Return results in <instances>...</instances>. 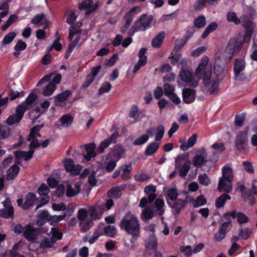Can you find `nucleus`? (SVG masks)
<instances>
[{"mask_svg": "<svg viewBox=\"0 0 257 257\" xmlns=\"http://www.w3.org/2000/svg\"><path fill=\"white\" fill-rule=\"evenodd\" d=\"M120 228L135 237H138L140 233V223L137 216L131 212H127L122 218Z\"/></svg>", "mask_w": 257, "mask_h": 257, "instance_id": "1", "label": "nucleus"}, {"mask_svg": "<svg viewBox=\"0 0 257 257\" xmlns=\"http://www.w3.org/2000/svg\"><path fill=\"white\" fill-rule=\"evenodd\" d=\"M212 65L207 56L203 57L195 72V77L198 80L202 79L203 83L207 84L212 75Z\"/></svg>", "mask_w": 257, "mask_h": 257, "instance_id": "2", "label": "nucleus"}, {"mask_svg": "<svg viewBox=\"0 0 257 257\" xmlns=\"http://www.w3.org/2000/svg\"><path fill=\"white\" fill-rule=\"evenodd\" d=\"M114 205L113 201L109 199L106 201H99L94 205L89 207L88 213L91 220L99 219L104 211L109 210Z\"/></svg>", "mask_w": 257, "mask_h": 257, "instance_id": "3", "label": "nucleus"}, {"mask_svg": "<svg viewBox=\"0 0 257 257\" xmlns=\"http://www.w3.org/2000/svg\"><path fill=\"white\" fill-rule=\"evenodd\" d=\"M77 27L75 26H71L69 29V35L68 38L69 40H72L74 35H76L74 41L70 45L71 46L79 47L81 45L87 38V32L85 30H80L79 27L80 25L77 24Z\"/></svg>", "mask_w": 257, "mask_h": 257, "instance_id": "4", "label": "nucleus"}, {"mask_svg": "<svg viewBox=\"0 0 257 257\" xmlns=\"http://www.w3.org/2000/svg\"><path fill=\"white\" fill-rule=\"evenodd\" d=\"M246 63L243 58H238L234 60V79L237 81L244 80L247 78L245 72Z\"/></svg>", "mask_w": 257, "mask_h": 257, "instance_id": "5", "label": "nucleus"}, {"mask_svg": "<svg viewBox=\"0 0 257 257\" xmlns=\"http://www.w3.org/2000/svg\"><path fill=\"white\" fill-rule=\"evenodd\" d=\"M50 238H45L40 244V246L43 248L52 247L54 243L62 237V233L58 231L56 228L52 227L51 231L49 234Z\"/></svg>", "mask_w": 257, "mask_h": 257, "instance_id": "6", "label": "nucleus"}, {"mask_svg": "<svg viewBox=\"0 0 257 257\" xmlns=\"http://www.w3.org/2000/svg\"><path fill=\"white\" fill-rule=\"evenodd\" d=\"M207 162V153L204 148H201L198 150L192 159L193 165L197 168L202 167Z\"/></svg>", "mask_w": 257, "mask_h": 257, "instance_id": "7", "label": "nucleus"}, {"mask_svg": "<svg viewBox=\"0 0 257 257\" xmlns=\"http://www.w3.org/2000/svg\"><path fill=\"white\" fill-rule=\"evenodd\" d=\"M248 130L238 132L236 136L235 146L236 148L241 151L246 149L248 142Z\"/></svg>", "mask_w": 257, "mask_h": 257, "instance_id": "8", "label": "nucleus"}, {"mask_svg": "<svg viewBox=\"0 0 257 257\" xmlns=\"http://www.w3.org/2000/svg\"><path fill=\"white\" fill-rule=\"evenodd\" d=\"M181 80L188 84L189 86L195 87L198 85V80L193 77L192 73L187 69H182L180 72Z\"/></svg>", "mask_w": 257, "mask_h": 257, "instance_id": "9", "label": "nucleus"}, {"mask_svg": "<svg viewBox=\"0 0 257 257\" xmlns=\"http://www.w3.org/2000/svg\"><path fill=\"white\" fill-rule=\"evenodd\" d=\"M50 192L49 187L45 184H42L38 189V192L41 196L39 203L37 205L36 209L43 206L49 201V197L48 195Z\"/></svg>", "mask_w": 257, "mask_h": 257, "instance_id": "10", "label": "nucleus"}, {"mask_svg": "<svg viewBox=\"0 0 257 257\" xmlns=\"http://www.w3.org/2000/svg\"><path fill=\"white\" fill-rule=\"evenodd\" d=\"M153 17L151 15H143L141 17L139 21L136 22V31H143L149 28L153 21Z\"/></svg>", "mask_w": 257, "mask_h": 257, "instance_id": "11", "label": "nucleus"}, {"mask_svg": "<svg viewBox=\"0 0 257 257\" xmlns=\"http://www.w3.org/2000/svg\"><path fill=\"white\" fill-rule=\"evenodd\" d=\"M64 166L67 172L71 174L78 175L81 170V167L79 165H75L72 159H67L64 162Z\"/></svg>", "mask_w": 257, "mask_h": 257, "instance_id": "12", "label": "nucleus"}, {"mask_svg": "<svg viewBox=\"0 0 257 257\" xmlns=\"http://www.w3.org/2000/svg\"><path fill=\"white\" fill-rule=\"evenodd\" d=\"M118 136V133L117 132L113 133L109 138L102 142L97 148V151L99 153H102L104 149L107 148L111 144L116 143V139Z\"/></svg>", "mask_w": 257, "mask_h": 257, "instance_id": "13", "label": "nucleus"}, {"mask_svg": "<svg viewBox=\"0 0 257 257\" xmlns=\"http://www.w3.org/2000/svg\"><path fill=\"white\" fill-rule=\"evenodd\" d=\"M125 149L121 145L117 144L113 147L111 152L112 158L118 162L125 157Z\"/></svg>", "mask_w": 257, "mask_h": 257, "instance_id": "14", "label": "nucleus"}, {"mask_svg": "<svg viewBox=\"0 0 257 257\" xmlns=\"http://www.w3.org/2000/svg\"><path fill=\"white\" fill-rule=\"evenodd\" d=\"M24 112L17 106L16 113L10 116L6 120V122L9 125L14 124L15 123H18L20 121L23 117Z\"/></svg>", "mask_w": 257, "mask_h": 257, "instance_id": "15", "label": "nucleus"}, {"mask_svg": "<svg viewBox=\"0 0 257 257\" xmlns=\"http://www.w3.org/2000/svg\"><path fill=\"white\" fill-rule=\"evenodd\" d=\"M73 122V117L69 114L63 115L58 121L56 123L57 127L59 129L69 127Z\"/></svg>", "mask_w": 257, "mask_h": 257, "instance_id": "16", "label": "nucleus"}, {"mask_svg": "<svg viewBox=\"0 0 257 257\" xmlns=\"http://www.w3.org/2000/svg\"><path fill=\"white\" fill-rule=\"evenodd\" d=\"M36 94L33 93H31L29 95L26 100L18 106L20 107V108L25 112V111L30 109L32 105L36 101Z\"/></svg>", "mask_w": 257, "mask_h": 257, "instance_id": "17", "label": "nucleus"}, {"mask_svg": "<svg viewBox=\"0 0 257 257\" xmlns=\"http://www.w3.org/2000/svg\"><path fill=\"white\" fill-rule=\"evenodd\" d=\"M232 181L224 178H219L218 189L220 191L229 193L232 190Z\"/></svg>", "mask_w": 257, "mask_h": 257, "instance_id": "18", "label": "nucleus"}, {"mask_svg": "<svg viewBox=\"0 0 257 257\" xmlns=\"http://www.w3.org/2000/svg\"><path fill=\"white\" fill-rule=\"evenodd\" d=\"M34 150H29L28 152L17 151L15 152V155L17 159L16 162L20 164L22 160L28 161L31 159L33 155Z\"/></svg>", "mask_w": 257, "mask_h": 257, "instance_id": "19", "label": "nucleus"}, {"mask_svg": "<svg viewBox=\"0 0 257 257\" xmlns=\"http://www.w3.org/2000/svg\"><path fill=\"white\" fill-rule=\"evenodd\" d=\"M78 7L80 10H86V15H88L96 9L97 7V4L96 3L94 4L90 1L84 0L79 4Z\"/></svg>", "mask_w": 257, "mask_h": 257, "instance_id": "20", "label": "nucleus"}, {"mask_svg": "<svg viewBox=\"0 0 257 257\" xmlns=\"http://www.w3.org/2000/svg\"><path fill=\"white\" fill-rule=\"evenodd\" d=\"M168 204L172 208L174 214H179L185 207V201L179 199L174 202H170L168 200Z\"/></svg>", "mask_w": 257, "mask_h": 257, "instance_id": "21", "label": "nucleus"}, {"mask_svg": "<svg viewBox=\"0 0 257 257\" xmlns=\"http://www.w3.org/2000/svg\"><path fill=\"white\" fill-rule=\"evenodd\" d=\"M196 92L194 90L190 88H184L182 90L183 101L186 103L193 102L195 98Z\"/></svg>", "mask_w": 257, "mask_h": 257, "instance_id": "22", "label": "nucleus"}, {"mask_svg": "<svg viewBox=\"0 0 257 257\" xmlns=\"http://www.w3.org/2000/svg\"><path fill=\"white\" fill-rule=\"evenodd\" d=\"M24 236L29 241H34L37 239V231L31 225H26L24 230Z\"/></svg>", "mask_w": 257, "mask_h": 257, "instance_id": "23", "label": "nucleus"}, {"mask_svg": "<svg viewBox=\"0 0 257 257\" xmlns=\"http://www.w3.org/2000/svg\"><path fill=\"white\" fill-rule=\"evenodd\" d=\"M197 139V135L196 134H194L189 138L187 142L180 141V142L181 143L180 149L183 151L188 150L190 148L192 147L196 144Z\"/></svg>", "mask_w": 257, "mask_h": 257, "instance_id": "24", "label": "nucleus"}, {"mask_svg": "<svg viewBox=\"0 0 257 257\" xmlns=\"http://www.w3.org/2000/svg\"><path fill=\"white\" fill-rule=\"evenodd\" d=\"M147 250L150 254L153 253V251H156L157 248V240L156 237L152 234L148 239L146 243Z\"/></svg>", "mask_w": 257, "mask_h": 257, "instance_id": "25", "label": "nucleus"}, {"mask_svg": "<svg viewBox=\"0 0 257 257\" xmlns=\"http://www.w3.org/2000/svg\"><path fill=\"white\" fill-rule=\"evenodd\" d=\"M87 154L84 155V157L87 161H89L91 158H94L96 156V154L94 153V150L96 148V145L94 143H90L86 144L84 146Z\"/></svg>", "mask_w": 257, "mask_h": 257, "instance_id": "26", "label": "nucleus"}, {"mask_svg": "<svg viewBox=\"0 0 257 257\" xmlns=\"http://www.w3.org/2000/svg\"><path fill=\"white\" fill-rule=\"evenodd\" d=\"M222 176L220 178L230 181L233 180V173L232 168L228 165H225L221 169Z\"/></svg>", "mask_w": 257, "mask_h": 257, "instance_id": "27", "label": "nucleus"}, {"mask_svg": "<svg viewBox=\"0 0 257 257\" xmlns=\"http://www.w3.org/2000/svg\"><path fill=\"white\" fill-rule=\"evenodd\" d=\"M144 192L148 195V199L150 202H153L156 198V195L155 194L156 188L155 186H147L145 188Z\"/></svg>", "mask_w": 257, "mask_h": 257, "instance_id": "28", "label": "nucleus"}, {"mask_svg": "<svg viewBox=\"0 0 257 257\" xmlns=\"http://www.w3.org/2000/svg\"><path fill=\"white\" fill-rule=\"evenodd\" d=\"M166 200L170 202H174L177 199L178 196V191L175 188H168L166 191Z\"/></svg>", "mask_w": 257, "mask_h": 257, "instance_id": "29", "label": "nucleus"}, {"mask_svg": "<svg viewBox=\"0 0 257 257\" xmlns=\"http://www.w3.org/2000/svg\"><path fill=\"white\" fill-rule=\"evenodd\" d=\"M71 95V92L70 90H66L61 93H60L55 96V104L56 105L61 106V103L63 101L67 100V99Z\"/></svg>", "mask_w": 257, "mask_h": 257, "instance_id": "30", "label": "nucleus"}, {"mask_svg": "<svg viewBox=\"0 0 257 257\" xmlns=\"http://www.w3.org/2000/svg\"><path fill=\"white\" fill-rule=\"evenodd\" d=\"M36 200L35 195L32 193H29L26 196L25 202L23 205V208L25 210L29 209L33 205Z\"/></svg>", "mask_w": 257, "mask_h": 257, "instance_id": "31", "label": "nucleus"}, {"mask_svg": "<svg viewBox=\"0 0 257 257\" xmlns=\"http://www.w3.org/2000/svg\"><path fill=\"white\" fill-rule=\"evenodd\" d=\"M80 190V186L78 184H75L73 186L68 185L66 189V195L68 197H72L78 194Z\"/></svg>", "mask_w": 257, "mask_h": 257, "instance_id": "32", "label": "nucleus"}, {"mask_svg": "<svg viewBox=\"0 0 257 257\" xmlns=\"http://www.w3.org/2000/svg\"><path fill=\"white\" fill-rule=\"evenodd\" d=\"M165 33L164 32H161L157 34L152 41V45L153 47H160L163 42L165 38Z\"/></svg>", "mask_w": 257, "mask_h": 257, "instance_id": "33", "label": "nucleus"}, {"mask_svg": "<svg viewBox=\"0 0 257 257\" xmlns=\"http://www.w3.org/2000/svg\"><path fill=\"white\" fill-rule=\"evenodd\" d=\"M27 46V45L26 43L22 40H19L14 47L15 52L13 53V55L16 58H18L20 54V52L25 50Z\"/></svg>", "mask_w": 257, "mask_h": 257, "instance_id": "34", "label": "nucleus"}, {"mask_svg": "<svg viewBox=\"0 0 257 257\" xmlns=\"http://www.w3.org/2000/svg\"><path fill=\"white\" fill-rule=\"evenodd\" d=\"M20 168L16 165H13L7 172V178L8 180L14 179L19 172Z\"/></svg>", "mask_w": 257, "mask_h": 257, "instance_id": "35", "label": "nucleus"}, {"mask_svg": "<svg viewBox=\"0 0 257 257\" xmlns=\"http://www.w3.org/2000/svg\"><path fill=\"white\" fill-rule=\"evenodd\" d=\"M93 225L92 220L89 219L86 220L81 221L79 222L80 230L85 232L90 229Z\"/></svg>", "mask_w": 257, "mask_h": 257, "instance_id": "36", "label": "nucleus"}, {"mask_svg": "<svg viewBox=\"0 0 257 257\" xmlns=\"http://www.w3.org/2000/svg\"><path fill=\"white\" fill-rule=\"evenodd\" d=\"M208 83L206 84L203 83L205 86L206 87L207 89L210 93H214L218 89V83L214 80H211V78L209 79Z\"/></svg>", "mask_w": 257, "mask_h": 257, "instance_id": "37", "label": "nucleus"}, {"mask_svg": "<svg viewBox=\"0 0 257 257\" xmlns=\"http://www.w3.org/2000/svg\"><path fill=\"white\" fill-rule=\"evenodd\" d=\"M159 144L153 142L150 144L146 148L145 154L147 156H151L158 149Z\"/></svg>", "mask_w": 257, "mask_h": 257, "instance_id": "38", "label": "nucleus"}, {"mask_svg": "<svg viewBox=\"0 0 257 257\" xmlns=\"http://www.w3.org/2000/svg\"><path fill=\"white\" fill-rule=\"evenodd\" d=\"M230 197L226 194H223L215 201V205L217 208H220L224 206L227 200H230Z\"/></svg>", "mask_w": 257, "mask_h": 257, "instance_id": "39", "label": "nucleus"}, {"mask_svg": "<svg viewBox=\"0 0 257 257\" xmlns=\"http://www.w3.org/2000/svg\"><path fill=\"white\" fill-rule=\"evenodd\" d=\"M47 20L45 15L42 13L35 15L31 21L34 24L41 23V25L46 24Z\"/></svg>", "mask_w": 257, "mask_h": 257, "instance_id": "40", "label": "nucleus"}, {"mask_svg": "<svg viewBox=\"0 0 257 257\" xmlns=\"http://www.w3.org/2000/svg\"><path fill=\"white\" fill-rule=\"evenodd\" d=\"M121 195V190L119 187L112 188L107 192V196L109 197L117 199Z\"/></svg>", "mask_w": 257, "mask_h": 257, "instance_id": "41", "label": "nucleus"}, {"mask_svg": "<svg viewBox=\"0 0 257 257\" xmlns=\"http://www.w3.org/2000/svg\"><path fill=\"white\" fill-rule=\"evenodd\" d=\"M190 168V162L189 160L185 161L184 165L180 168L179 175L180 177H185L188 172H189Z\"/></svg>", "mask_w": 257, "mask_h": 257, "instance_id": "42", "label": "nucleus"}, {"mask_svg": "<svg viewBox=\"0 0 257 257\" xmlns=\"http://www.w3.org/2000/svg\"><path fill=\"white\" fill-rule=\"evenodd\" d=\"M154 216V212L150 207L145 208L142 211L141 218L143 220L150 219Z\"/></svg>", "mask_w": 257, "mask_h": 257, "instance_id": "43", "label": "nucleus"}, {"mask_svg": "<svg viewBox=\"0 0 257 257\" xmlns=\"http://www.w3.org/2000/svg\"><path fill=\"white\" fill-rule=\"evenodd\" d=\"M217 27V25L216 23H212L209 24L205 29L202 35V38L203 39L206 38L208 35L214 31Z\"/></svg>", "mask_w": 257, "mask_h": 257, "instance_id": "44", "label": "nucleus"}, {"mask_svg": "<svg viewBox=\"0 0 257 257\" xmlns=\"http://www.w3.org/2000/svg\"><path fill=\"white\" fill-rule=\"evenodd\" d=\"M235 43L234 42V39H231L228 44L227 45L226 49H225V53L228 54V57L229 58H232L233 54L235 53V50H234V47H235Z\"/></svg>", "mask_w": 257, "mask_h": 257, "instance_id": "45", "label": "nucleus"}, {"mask_svg": "<svg viewBox=\"0 0 257 257\" xmlns=\"http://www.w3.org/2000/svg\"><path fill=\"white\" fill-rule=\"evenodd\" d=\"M155 206L157 208V213L161 215L164 212V201L161 199H157L155 201Z\"/></svg>", "mask_w": 257, "mask_h": 257, "instance_id": "46", "label": "nucleus"}, {"mask_svg": "<svg viewBox=\"0 0 257 257\" xmlns=\"http://www.w3.org/2000/svg\"><path fill=\"white\" fill-rule=\"evenodd\" d=\"M227 20L229 22L234 23L236 25L240 23V19L237 17L235 13L233 12H229L226 16Z\"/></svg>", "mask_w": 257, "mask_h": 257, "instance_id": "47", "label": "nucleus"}, {"mask_svg": "<svg viewBox=\"0 0 257 257\" xmlns=\"http://www.w3.org/2000/svg\"><path fill=\"white\" fill-rule=\"evenodd\" d=\"M18 17L15 14L11 15L8 20L7 21L6 23L2 26V29L3 30H6L14 22H15Z\"/></svg>", "mask_w": 257, "mask_h": 257, "instance_id": "48", "label": "nucleus"}, {"mask_svg": "<svg viewBox=\"0 0 257 257\" xmlns=\"http://www.w3.org/2000/svg\"><path fill=\"white\" fill-rule=\"evenodd\" d=\"M206 24V19L205 16H201L196 18L194 21V26L198 28L203 27Z\"/></svg>", "mask_w": 257, "mask_h": 257, "instance_id": "49", "label": "nucleus"}, {"mask_svg": "<svg viewBox=\"0 0 257 257\" xmlns=\"http://www.w3.org/2000/svg\"><path fill=\"white\" fill-rule=\"evenodd\" d=\"M56 88V86L53 83H50L48 85L43 91V94L45 96H49L51 95Z\"/></svg>", "mask_w": 257, "mask_h": 257, "instance_id": "50", "label": "nucleus"}, {"mask_svg": "<svg viewBox=\"0 0 257 257\" xmlns=\"http://www.w3.org/2000/svg\"><path fill=\"white\" fill-rule=\"evenodd\" d=\"M16 36L15 32H10L6 35L4 38L2 43L3 45H8L10 44Z\"/></svg>", "mask_w": 257, "mask_h": 257, "instance_id": "51", "label": "nucleus"}, {"mask_svg": "<svg viewBox=\"0 0 257 257\" xmlns=\"http://www.w3.org/2000/svg\"><path fill=\"white\" fill-rule=\"evenodd\" d=\"M14 215V209L11 210L6 208L0 210V216L5 218H13Z\"/></svg>", "mask_w": 257, "mask_h": 257, "instance_id": "52", "label": "nucleus"}, {"mask_svg": "<svg viewBox=\"0 0 257 257\" xmlns=\"http://www.w3.org/2000/svg\"><path fill=\"white\" fill-rule=\"evenodd\" d=\"M104 232L107 236L112 237L116 234V228L114 225H108L104 228Z\"/></svg>", "mask_w": 257, "mask_h": 257, "instance_id": "53", "label": "nucleus"}, {"mask_svg": "<svg viewBox=\"0 0 257 257\" xmlns=\"http://www.w3.org/2000/svg\"><path fill=\"white\" fill-rule=\"evenodd\" d=\"M149 137L148 135H143L140 137L137 138L134 142L133 144L135 146H140L145 144L149 140Z\"/></svg>", "mask_w": 257, "mask_h": 257, "instance_id": "54", "label": "nucleus"}, {"mask_svg": "<svg viewBox=\"0 0 257 257\" xmlns=\"http://www.w3.org/2000/svg\"><path fill=\"white\" fill-rule=\"evenodd\" d=\"M206 200L204 197L203 195H200L198 196L195 201H194L193 206L194 207H198L199 206L205 205L206 204Z\"/></svg>", "mask_w": 257, "mask_h": 257, "instance_id": "55", "label": "nucleus"}, {"mask_svg": "<svg viewBox=\"0 0 257 257\" xmlns=\"http://www.w3.org/2000/svg\"><path fill=\"white\" fill-rule=\"evenodd\" d=\"M111 88V85L108 82H105L103 83L101 87L98 90V94L99 95L102 94L104 93H107Z\"/></svg>", "mask_w": 257, "mask_h": 257, "instance_id": "56", "label": "nucleus"}, {"mask_svg": "<svg viewBox=\"0 0 257 257\" xmlns=\"http://www.w3.org/2000/svg\"><path fill=\"white\" fill-rule=\"evenodd\" d=\"M198 181L200 184L204 186H207L210 183V179L206 174L199 175L198 176Z\"/></svg>", "mask_w": 257, "mask_h": 257, "instance_id": "57", "label": "nucleus"}, {"mask_svg": "<svg viewBox=\"0 0 257 257\" xmlns=\"http://www.w3.org/2000/svg\"><path fill=\"white\" fill-rule=\"evenodd\" d=\"M211 148L217 153H221L225 150V147L223 144L221 143H214L211 146Z\"/></svg>", "mask_w": 257, "mask_h": 257, "instance_id": "58", "label": "nucleus"}, {"mask_svg": "<svg viewBox=\"0 0 257 257\" xmlns=\"http://www.w3.org/2000/svg\"><path fill=\"white\" fill-rule=\"evenodd\" d=\"M9 93L10 96V99L11 101L14 100L16 98L20 97L21 95H22V96L24 95L23 92L22 91L20 92L18 91H15L13 89H9Z\"/></svg>", "mask_w": 257, "mask_h": 257, "instance_id": "59", "label": "nucleus"}, {"mask_svg": "<svg viewBox=\"0 0 257 257\" xmlns=\"http://www.w3.org/2000/svg\"><path fill=\"white\" fill-rule=\"evenodd\" d=\"M135 179L141 182H143L150 179V176L145 173H138L135 176Z\"/></svg>", "mask_w": 257, "mask_h": 257, "instance_id": "60", "label": "nucleus"}, {"mask_svg": "<svg viewBox=\"0 0 257 257\" xmlns=\"http://www.w3.org/2000/svg\"><path fill=\"white\" fill-rule=\"evenodd\" d=\"M164 132V127L163 125H161L157 127L155 136V140L156 141H160L163 138Z\"/></svg>", "mask_w": 257, "mask_h": 257, "instance_id": "61", "label": "nucleus"}, {"mask_svg": "<svg viewBox=\"0 0 257 257\" xmlns=\"http://www.w3.org/2000/svg\"><path fill=\"white\" fill-rule=\"evenodd\" d=\"M88 212L86 210L83 208H81L79 210L78 212V218L80 222L83 220H86L88 219L87 217Z\"/></svg>", "mask_w": 257, "mask_h": 257, "instance_id": "62", "label": "nucleus"}, {"mask_svg": "<svg viewBox=\"0 0 257 257\" xmlns=\"http://www.w3.org/2000/svg\"><path fill=\"white\" fill-rule=\"evenodd\" d=\"M116 161L115 160L109 161L105 167V170L108 172L112 171L116 166Z\"/></svg>", "mask_w": 257, "mask_h": 257, "instance_id": "63", "label": "nucleus"}, {"mask_svg": "<svg viewBox=\"0 0 257 257\" xmlns=\"http://www.w3.org/2000/svg\"><path fill=\"white\" fill-rule=\"evenodd\" d=\"M164 94L166 96H170L174 93V88L170 85L166 83L163 86Z\"/></svg>", "mask_w": 257, "mask_h": 257, "instance_id": "64", "label": "nucleus"}]
</instances>
